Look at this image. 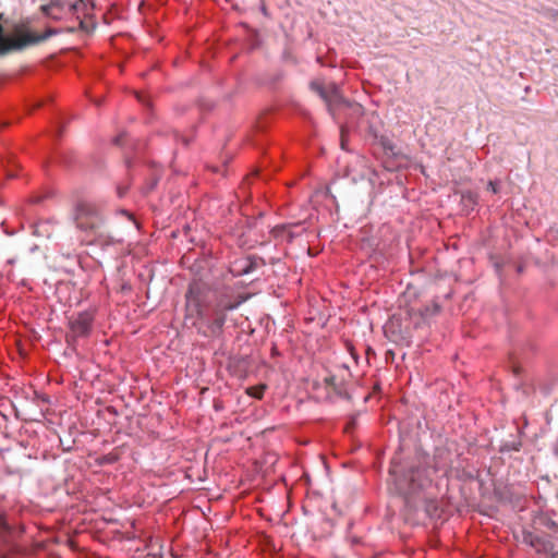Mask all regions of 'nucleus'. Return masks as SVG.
<instances>
[{"mask_svg":"<svg viewBox=\"0 0 558 558\" xmlns=\"http://www.w3.org/2000/svg\"><path fill=\"white\" fill-rule=\"evenodd\" d=\"M74 221L76 228L85 233L86 239L84 241L86 244L107 241L105 221L99 207L95 203L78 202L75 206Z\"/></svg>","mask_w":558,"mask_h":558,"instance_id":"f257e3e1","label":"nucleus"},{"mask_svg":"<svg viewBox=\"0 0 558 558\" xmlns=\"http://www.w3.org/2000/svg\"><path fill=\"white\" fill-rule=\"evenodd\" d=\"M50 34L49 32L45 35H34L16 29L15 36H7L0 25V56H5L13 50H21L28 45L38 44L47 39Z\"/></svg>","mask_w":558,"mask_h":558,"instance_id":"f03ea898","label":"nucleus"},{"mask_svg":"<svg viewBox=\"0 0 558 558\" xmlns=\"http://www.w3.org/2000/svg\"><path fill=\"white\" fill-rule=\"evenodd\" d=\"M310 87L325 101L327 109L333 119H336L337 110L351 106L350 101L341 95L338 86L333 83L325 85L320 81H313L311 82Z\"/></svg>","mask_w":558,"mask_h":558,"instance_id":"7ed1b4c3","label":"nucleus"},{"mask_svg":"<svg viewBox=\"0 0 558 558\" xmlns=\"http://www.w3.org/2000/svg\"><path fill=\"white\" fill-rule=\"evenodd\" d=\"M94 316L89 312H81L69 319V332L66 341L74 343L80 338L89 336L93 327Z\"/></svg>","mask_w":558,"mask_h":558,"instance_id":"20e7f679","label":"nucleus"},{"mask_svg":"<svg viewBox=\"0 0 558 558\" xmlns=\"http://www.w3.org/2000/svg\"><path fill=\"white\" fill-rule=\"evenodd\" d=\"M240 302L236 303H218L214 310L213 322L208 325V331H205V336H219L222 327L226 323L227 311H232L239 306Z\"/></svg>","mask_w":558,"mask_h":558,"instance_id":"39448f33","label":"nucleus"},{"mask_svg":"<svg viewBox=\"0 0 558 558\" xmlns=\"http://www.w3.org/2000/svg\"><path fill=\"white\" fill-rule=\"evenodd\" d=\"M257 258L253 257L239 259L233 264L231 271L234 276H243L250 274L257 267Z\"/></svg>","mask_w":558,"mask_h":558,"instance_id":"423d86ee","label":"nucleus"},{"mask_svg":"<svg viewBox=\"0 0 558 558\" xmlns=\"http://www.w3.org/2000/svg\"><path fill=\"white\" fill-rule=\"evenodd\" d=\"M201 287L197 283H192L186 292V306L190 311H195L201 314V301H199Z\"/></svg>","mask_w":558,"mask_h":558,"instance_id":"0eeeda50","label":"nucleus"},{"mask_svg":"<svg viewBox=\"0 0 558 558\" xmlns=\"http://www.w3.org/2000/svg\"><path fill=\"white\" fill-rule=\"evenodd\" d=\"M405 476H399V477H396V483L398 485V490L402 494H405V493H412L415 490L416 486H415V478H414V471H411V475H410V485H409V488L405 487Z\"/></svg>","mask_w":558,"mask_h":558,"instance_id":"6e6552de","label":"nucleus"},{"mask_svg":"<svg viewBox=\"0 0 558 558\" xmlns=\"http://www.w3.org/2000/svg\"><path fill=\"white\" fill-rule=\"evenodd\" d=\"M265 386L251 387L247 389V393L254 398L260 399L263 397Z\"/></svg>","mask_w":558,"mask_h":558,"instance_id":"1a4fd4ad","label":"nucleus"},{"mask_svg":"<svg viewBox=\"0 0 558 558\" xmlns=\"http://www.w3.org/2000/svg\"><path fill=\"white\" fill-rule=\"evenodd\" d=\"M545 15L550 19L551 21L558 22V10L555 9H547L545 11Z\"/></svg>","mask_w":558,"mask_h":558,"instance_id":"9d476101","label":"nucleus"},{"mask_svg":"<svg viewBox=\"0 0 558 558\" xmlns=\"http://www.w3.org/2000/svg\"><path fill=\"white\" fill-rule=\"evenodd\" d=\"M287 231V228L286 226H278L276 228L272 229V233L276 238L278 236H283V234L286 233Z\"/></svg>","mask_w":558,"mask_h":558,"instance_id":"9b49d317","label":"nucleus"},{"mask_svg":"<svg viewBox=\"0 0 558 558\" xmlns=\"http://www.w3.org/2000/svg\"><path fill=\"white\" fill-rule=\"evenodd\" d=\"M341 147L345 149L344 126H341Z\"/></svg>","mask_w":558,"mask_h":558,"instance_id":"f8f14e48","label":"nucleus"},{"mask_svg":"<svg viewBox=\"0 0 558 558\" xmlns=\"http://www.w3.org/2000/svg\"><path fill=\"white\" fill-rule=\"evenodd\" d=\"M83 4H84L83 0H78V1H76V2L73 4V7H72V8H73L74 10H78V8H80L81 5H83Z\"/></svg>","mask_w":558,"mask_h":558,"instance_id":"ddd939ff","label":"nucleus"},{"mask_svg":"<svg viewBox=\"0 0 558 558\" xmlns=\"http://www.w3.org/2000/svg\"><path fill=\"white\" fill-rule=\"evenodd\" d=\"M389 473H390V475H392V476H396V475H397V469H396V466H395V465L390 469V472H389Z\"/></svg>","mask_w":558,"mask_h":558,"instance_id":"4468645a","label":"nucleus"},{"mask_svg":"<svg viewBox=\"0 0 558 558\" xmlns=\"http://www.w3.org/2000/svg\"><path fill=\"white\" fill-rule=\"evenodd\" d=\"M489 187L492 189V191H493L494 193H496V192H497L496 186H495V184H494L493 182H489Z\"/></svg>","mask_w":558,"mask_h":558,"instance_id":"2eb2a0df","label":"nucleus"},{"mask_svg":"<svg viewBox=\"0 0 558 558\" xmlns=\"http://www.w3.org/2000/svg\"><path fill=\"white\" fill-rule=\"evenodd\" d=\"M121 213L126 215L129 217V219L133 220V216L131 214H129L128 211L122 210Z\"/></svg>","mask_w":558,"mask_h":558,"instance_id":"dca6fc26","label":"nucleus"},{"mask_svg":"<svg viewBox=\"0 0 558 558\" xmlns=\"http://www.w3.org/2000/svg\"><path fill=\"white\" fill-rule=\"evenodd\" d=\"M80 27L84 28V22L83 21L80 22Z\"/></svg>","mask_w":558,"mask_h":558,"instance_id":"f3484780","label":"nucleus"}]
</instances>
